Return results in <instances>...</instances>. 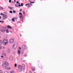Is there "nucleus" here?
I'll list each match as a JSON object with an SVG mask.
<instances>
[{
    "mask_svg": "<svg viewBox=\"0 0 73 73\" xmlns=\"http://www.w3.org/2000/svg\"><path fill=\"white\" fill-rule=\"evenodd\" d=\"M17 43L16 42H15L13 45V49H16L17 48Z\"/></svg>",
    "mask_w": 73,
    "mask_h": 73,
    "instance_id": "obj_2",
    "label": "nucleus"
},
{
    "mask_svg": "<svg viewBox=\"0 0 73 73\" xmlns=\"http://www.w3.org/2000/svg\"><path fill=\"white\" fill-rule=\"evenodd\" d=\"M2 49V47L1 46H0V50L1 49Z\"/></svg>",
    "mask_w": 73,
    "mask_h": 73,
    "instance_id": "obj_37",
    "label": "nucleus"
},
{
    "mask_svg": "<svg viewBox=\"0 0 73 73\" xmlns=\"http://www.w3.org/2000/svg\"><path fill=\"white\" fill-rule=\"evenodd\" d=\"M25 12L24 11H23V14H25Z\"/></svg>",
    "mask_w": 73,
    "mask_h": 73,
    "instance_id": "obj_25",
    "label": "nucleus"
},
{
    "mask_svg": "<svg viewBox=\"0 0 73 73\" xmlns=\"http://www.w3.org/2000/svg\"><path fill=\"white\" fill-rule=\"evenodd\" d=\"M3 44V41L2 40H0V45H1Z\"/></svg>",
    "mask_w": 73,
    "mask_h": 73,
    "instance_id": "obj_15",
    "label": "nucleus"
},
{
    "mask_svg": "<svg viewBox=\"0 0 73 73\" xmlns=\"http://www.w3.org/2000/svg\"><path fill=\"white\" fill-rule=\"evenodd\" d=\"M4 22L3 21H0V23H3Z\"/></svg>",
    "mask_w": 73,
    "mask_h": 73,
    "instance_id": "obj_21",
    "label": "nucleus"
},
{
    "mask_svg": "<svg viewBox=\"0 0 73 73\" xmlns=\"http://www.w3.org/2000/svg\"><path fill=\"white\" fill-rule=\"evenodd\" d=\"M19 7H21V5H19Z\"/></svg>",
    "mask_w": 73,
    "mask_h": 73,
    "instance_id": "obj_47",
    "label": "nucleus"
},
{
    "mask_svg": "<svg viewBox=\"0 0 73 73\" xmlns=\"http://www.w3.org/2000/svg\"><path fill=\"white\" fill-rule=\"evenodd\" d=\"M8 8H9V9H12V8H13V7L12 8V7H8Z\"/></svg>",
    "mask_w": 73,
    "mask_h": 73,
    "instance_id": "obj_18",
    "label": "nucleus"
},
{
    "mask_svg": "<svg viewBox=\"0 0 73 73\" xmlns=\"http://www.w3.org/2000/svg\"><path fill=\"white\" fill-rule=\"evenodd\" d=\"M10 52H11V50L10 49V48H8L7 49V53H9Z\"/></svg>",
    "mask_w": 73,
    "mask_h": 73,
    "instance_id": "obj_10",
    "label": "nucleus"
},
{
    "mask_svg": "<svg viewBox=\"0 0 73 73\" xmlns=\"http://www.w3.org/2000/svg\"><path fill=\"white\" fill-rule=\"evenodd\" d=\"M21 20L22 21H23V18H22L21 19Z\"/></svg>",
    "mask_w": 73,
    "mask_h": 73,
    "instance_id": "obj_26",
    "label": "nucleus"
},
{
    "mask_svg": "<svg viewBox=\"0 0 73 73\" xmlns=\"http://www.w3.org/2000/svg\"><path fill=\"white\" fill-rule=\"evenodd\" d=\"M7 28L9 29H12V27L9 26H7Z\"/></svg>",
    "mask_w": 73,
    "mask_h": 73,
    "instance_id": "obj_13",
    "label": "nucleus"
},
{
    "mask_svg": "<svg viewBox=\"0 0 73 73\" xmlns=\"http://www.w3.org/2000/svg\"><path fill=\"white\" fill-rule=\"evenodd\" d=\"M1 16H0V19H1Z\"/></svg>",
    "mask_w": 73,
    "mask_h": 73,
    "instance_id": "obj_50",
    "label": "nucleus"
},
{
    "mask_svg": "<svg viewBox=\"0 0 73 73\" xmlns=\"http://www.w3.org/2000/svg\"><path fill=\"white\" fill-rule=\"evenodd\" d=\"M10 73H14V72L11 71L10 72Z\"/></svg>",
    "mask_w": 73,
    "mask_h": 73,
    "instance_id": "obj_30",
    "label": "nucleus"
},
{
    "mask_svg": "<svg viewBox=\"0 0 73 73\" xmlns=\"http://www.w3.org/2000/svg\"><path fill=\"white\" fill-rule=\"evenodd\" d=\"M14 66L15 68H16V67H17V64H15L14 65Z\"/></svg>",
    "mask_w": 73,
    "mask_h": 73,
    "instance_id": "obj_19",
    "label": "nucleus"
},
{
    "mask_svg": "<svg viewBox=\"0 0 73 73\" xmlns=\"http://www.w3.org/2000/svg\"><path fill=\"white\" fill-rule=\"evenodd\" d=\"M14 39H11L9 41V42L10 44H12V43H13L14 42Z\"/></svg>",
    "mask_w": 73,
    "mask_h": 73,
    "instance_id": "obj_8",
    "label": "nucleus"
},
{
    "mask_svg": "<svg viewBox=\"0 0 73 73\" xmlns=\"http://www.w3.org/2000/svg\"><path fill=\"white\" fill-rule=\"evenodd\" d=\"M1 57L2 58H3L4 57L3 56H1Z\"/></svg>",
    "mask_w": 73,
    "mask_h": 73,
    "instance_id": "obj_41",
    "label": "nucleus"
},
{
    "mask_svg": "<svg viewBox=\"0 0 73 73\" xmlns=\"http://www.w3.org/2000/svg\"><path fill=\"white\" fill-rule=\"evenodd\" d=\"M8 40L5 39L3 40V45H6L7 44H8Z\"/></svg>",
    "mask_w": 73,
    "mask_h": 73,
    "instance_id": "obj_3",
    "label": "nucleus"
},
{
    "mask_svg": "<svg viewBox=\"0 0 73 73\" xmlns=\"http://www.w3.org/2000/svg\"><path fill=\"white\" fill-rule=\"evenodd\" d=\"M18 19V18H17V17H16V18H15V20H17Z\"/></svg>",
    "mask_w": 73,
    "mask_h": 73,
    "instance_id": "obj_38",
    "label": "nucleus"
},
{
    "mask_svg": "<svg viewBox=\"0 0 73 73\" xmlns=\"http://www.w3.org/2000/svg\"><path fill=\"white\" fill-rule=\"evenodd\" d=\"M0 31H1L2 32L4 33L5 31H6V33H9V32L8 31V30H5V28L4 27L2 29H0Z\"/></svg>",
    "mask_w": 73,
    "mask_h": 73,
    "instance_id": "obj_1",
    "label": "nucleus"
},
{
    "mask_svg": "<svg viewBox=\"0 0 73 73\" xmlns=\"http://www.w3.org/2000/svg\"><path fill=\"white\" fill-rule=\"evenodd\" d=\"M3 73V71H1V70H0V73Z\"/></svg>",
    "mask_w": 73,
    "mask_h": 73,
    "instance_id": "obj_34",
    "label": "nucleus"
},
{
    "mask_svg": "<svg viewBox=\"0 0 73 73\" xmlns=\"http://www.w3.org/2000/svg\"><path fill=\"white\" fill-rule=\"evenodd\" d=\"M20 37L21 36V35H20Z\"/></svg>",
    "mask_w": 73,
    "mask_h": 73,
    "instance_id": "obj_51",
    "label": "nucleus"
},
{
    "mask_svg": "<svg viewBox=\"0 0 73 73\" xmlns=\"http://www.w3.org/2000/svg\"><path fill=\"white\" fill-rule=\"evenodd\" d=\"M3 13H5V14H7V12H4Z\"/></svg>",
    "mask_w": 73,
    "mask_h": 73,
    "instance_id": "obj_36",
    "label": "nucleus"
},
{
    "mask_svg": "<svg viewBox=\"0 0 73 73\" xmlns=\"http://www.w3.org/2000/svg\"><path fill=\"white\" fill-rule=\"evenodd\" d=\"M30 7V5H29H29H28V8H29V7Z\"/></svg>",
    "mask_w": 73,
    "mask_h": 73,
    "instance_id": "obj_29",
    "label": "nucleus"
},
{
    "mask_svg": "<svg viewBox=\"0 0 73 73\" xmlns=\"http://www.w3.org/2000/svg\"><path fill=\"white\" fill-rule=\"evenodd\" d=\"M11 1H11V0H9V3H11Z\"/></svg>",
    "mask_w": 73,
    "mask_h": 73,
    "instance_id": "obj_32",
    "label": "nucleus"
},
{
    "mask_svg": "<svg viewBox=\"0 0 73 73\" xmlns=\"http://www.w3.org/2000/svg\"><path fill=\"white\" fill-rule=\"evenodd\" d=\"M20 50H18V54H19V55H20Z\"/></svg>",
    "mask_w": 73,
    "mask_h": 73,
    "instance_id": "obj_12",
    "label": "nucleus"
},
{
    "mask_svg": "<svg viewBox=\"0 0 73 73\" xmlns=\"http://www.w3.org/2000/svg\"><path fill=\"white\" fill-rule=\"evenodd\" d=\"M15 7H18V5L17 4H15Z\"/></svg>",
    "mask_w": 73,
    "mask_h": 73,
    "instance_id": "obj_24",
    "label": "nucleus"
},
{
    "mask_svg": "<svg viewBox=\"0 0 73 73\" xmlns=\"http://www.w3.org/2000/svg\"><path fill=\"white\" fill-rule=\"evenodd\" d=\"M30 3H34V2H31Z\"/></svg>",
    "mask_w": 73,
    "mask_h": 73,
    "instance_id": "obj_45",
    "label": "nucleus"
},
{
    "mask_svg": "<svg viewBox=\"0 0 73 73\" xmlns=\"http://www.w3.org/2000/svg\"><path fill=\"white\" fill-rule=\"evenodd\" d=\"M19 49H21V47H19Z\"/></svg>",
    "mask_w": 73,
    "mask_h": 73,
    "instance_id": "obj_46",
    "label": "nucleus"
},
{
    "mask_svg": "<svg viewBox=\"0 0 73 73\" xmlns=\"http://www.w3.org/2000/svg\"><path fill=\"white\" fill-rule=\"evenodd\" d=\"M4 73H8V72L7 71L5 72Z\"/></svg>",
    "mask_w": 73,
    "mask_h": 73,
    "instance_id": "obj_42",
    "label": "nucleus"
},
{
    "mask_svg": "<svg viewBox=\"0 0 73 73\" xmlns=\"http://www.w3.org/2000/svg\"><path fill=\"white\" fill-rule=\"evenodd\" d=\"M5 63L7 66H9V64H8V63L6 61H5Z\"/></svg>",
    "mask_w": 73,
    "mask_h": 73,
    "instance_id": "obj_11",
    "label": "nucleus"
},
{
    "mask_svg": "<svg viewBox=\"0 0 73 73\" xmlns=\"http://www.w3.org/2000/svg\"><path fill=\"white\" fill-rule=\"evenodd\" d=\"M2 54L3 56H6L7 55V54H6V53H3Z\"/></svg>",
    "mask_w": 73,
    "mask_h": 73,
    "instance_id": "obj_16",
    "label": "nucleus"
},
{
    "mask_svg": "<svg viewBox=\"0 0 73 73\" xmlns=\"http://www.w3.org/2000/svg\"><path fill=\"white\" fill-rule=\"evenodd\" d=\"M19 3V1H17V4H18V3Z\"/></svg>",
    "mask_w": 73,
    "mask_h": 73,
    "instance_id": "obj_44",
    "label": "nucleus"
},
{
    "mask_svg": "<svg viewBox=\"0 0 73 73\" xmlns=\"http://www.w3.org/2000/svg\"><path fill=\"white\" fill-rule=\"evenodd\" d=\"M13 13H16V11H13Z\"/></svg>",
    "mask_w": 73,
    "mask_h": 73,
    "instance_id": "obj_27",
    "label": "nucleus"
},
{
    "mask_svg": "<svg viewBox=\"0 0 73 73\" xmlns=\"http://www.w3.org/2000/svg\"><path fill=\"white\" fill-rule=\"evenodd\" d=\"M30 5H31L32 6V3L30 2Z\"/></svg>",
    "mask_w": 73,
    "mask_h": 73,
    "instance_id": "obj_39",
    "label": "nucleus"
},
{
    "mask_svg": "<svg viewBox=\"0 0 73 73\" xmlns=\"http://www.w3.org/2000/svg\"><path fill=\"white\" fill-rule=\"evenodd\" d=\"M0 9H1V10H3V9H4V8H3V7H0Z\"/></svg>",
    "mask_w": 73,
    "mask_h": 73,
    "instance_id": "obj_17",
    "label": "nucleus"
},
{
    "mask_svg": "<svg viewBox=\"0 0 73 73\" xmlns=\"http://www.w3.org/2000/svg\"><path fill=\"white\" fill-rule=\"evenodd\" d=\"M18 23H20V21H18Z\"/></svg>",
    "mask_w": 73,
    "mask_h": 73,
    "instance_id": "obj_52",
    "label": "nucleus"
},
{
    "mask_svg": "<svg viewBox=\"0 0 73 73\" xmlns=\"http://www.w3.org/2000/svg\"><path fill=\"white\" fill-rule=\"evenodd\" d=\"M28 5H29V3H27L25 5V6H27Z\"/></svg>",
    "mask_w": 73,
    "mask_h": 73,
    "instance_id": "obj_31",
    "label": "nucleus"
},
{
    "mask_svg": "<svg viewBox=\"0 0 73 73\" xmlns=\"http://www.w3.org/2000/svg\"><path fill=\"white\" fill-rule=\"evenodd\" d=\"M22 67L21 66V65H19V66L18 69V72H21L22 71Z\"/></svg>",
    "mask_w": 73,
    "mask_h": 73,
    "instance_id": "obj_4",
    "label": "nucleus"
},
{
    "mask_svg": "<svg viewBox=\"0 0 73 73\" xmlns=\"http://www.w3.org/2000/svg\"><path fill=\"white\" fill-rule=\"evenodd\" d=\"M5 14L3 13H1V15H2V16H3Z\"/></svg>",
    "mask_w": 73,
    "mask_h": 73,
    "instance_id": "obj_22",
    "label": "nucleus"
},
{
    "mask_svg": "<svg viewBox=\"0 0 73 73\" xmlns=\"http://www.w3.org/2000/svg\"><path fill=\"white\" fill-rule=\"evenodd\" d=\"M22 11V9H21L20 10H19V11L20 12H21V11Z\"/></svg>",
    "mask_w": 73,
    "mask_h": 73,
    "instance_id": "obj_43",
    "label": "nucleus"
},
{
    "mask_svg": "<svg viewBox=\"0 0 73 73\" xmlns=\"http://www.w3.org/2000/svg\"><path fill=\"white\" fill-rule=\"evenodd\" d=\"M32 70H33V71H35V68H32Z\"/></svg>",
    "mask_w": 73,
    "mask_h": 73,
    "instance_id": "obj_20",
    "label": "nucleus"
},
{
    "mask_svg": "<svg viewBox=\"0 0 73 73\" xmlns=\"http://www.w3.org/2000/svg\"><path fill=\"white\" fill-rule=\"evenodd\" d=\"M2 66L3 68L4 69H7V65L5 63H3V64Z\"/></svg>",
    "mask_w": 73,
    "mask_h": 73,
    "instance_id": "obj_5",
    "label": "nucleus"
},
{
    "mask_svg": "<svg viewBox=\"0 0 73 73\" xmlns=\"http://www.w3.org/2000/svg\"><path fill=\"white\" fill-rule=\"evenodd\" d=\"M1 37H0V39H1Z\"/></svg>",
    "mask_w": 73,
    "mask_h": 73,
    "instance_id": "obj_53",
    "label": "nucleus"
},
{
    "mask_svg": "<svg viewBox=\"0 0 73 73\" xmlns=\"http://www.w3.org/2000/svg\"><path fill=\"white\" fill-rule=\"evenodd\" d=\"M14 3H16V0H14Z\"/></svg>",
    "mask_w": 73,
    "mask_h": 73,
    "instance_id": "obj_49",
    "label": "nucleus"
},
{
    "mask_svg": "<svg viewBox=\"0 0 73 73\" xmlns=\"http://www.w3.org/2000/svg\"><path fill=\"white\" fill-rule=\"evenodd\" d=\"M11 20H12V21L13 22H15V21L14 18H12Z\"/></svg>",
    "mask_w": 73,
    "mask_h": 73,
    "instance_id": "obj_14",
    "label": "nucleus"
},
{
    "mask_svg": "<svg viewBox=\"0 0 73 73\" xmlns=\"http://www.w3.org/2000/svg\"><path fill=\"white\" fill-rule=\"evenodd\" d=\"M9 13H12V11H9Z\"/></svg>",
    "mask_w": 73,
    "mask_h": 73,
    "instance_id": "obj_33",
    "label": "nucleus"
},
{
    "mask_svg": "<svg viewBox=\"0 0 73 73\" xmlns=\"http://www.w3.org/2000/svg\"><path fill=\"white\" fill-rule=\"evenodd\" d=\"M6 19H8V18L7 17V15H4L3 16V17L2 18L3 20H5Z\"/></svg>",
    "mask_w": 73,
    "mask_h": 73,
    "instance_id": "obj_7",
    "label": "nucleus"
},
{
    "mask_svg": "<svg viewBox=\"0 0 73 73\" xmlns=\"http://www.w3.org/2000/svg\"><path fill=\"white\" fill-rule=\"evenodd\" d=\"M26 47H27V46L25 45H23L22 46V49H23V50H25Z\"/></svg>",
    "mask_w": 73,
    "mask_h": 73,
    "instance_id": "obj_9",
    "label": "nucleus"
},
{
    "mask_svg": "<svg viewBox=\"0 0 73 73\" xmlns=\"http://www.w3.org/2000/svg\"><path fill=\"white\" fill-rule=\"evenodd\" d=\"M19 15H22V13H19Z\"/></svg>",
    "mask_w": 73,
    "mask_h": 73,
    "instance_id": "obj_35",
    "label": "nucleus"
},
{
    "mask_svg": "<svg viewBox=\"0 0 73 73\" xmlns=\"http://www.w3.org/2000/svg\"><path fill=\"white\" fill-rule=\"evenodd\" d=\"M23 3H22L21 4V6H23Z\"/></svg>",
    "mask_w": 73,
    "mask_h": 73,
    "instance_id": "obj_28",
    "label": "nucleus"
},
{
    "mask_svg": "<svg viewBox=\"0 0 73 73\" xmlns=\"http://www.w3.org/2000/svg\"><path fill=\"white\" fill-rule=\"evenodd\" d=\"M21 66L22 67V69L23 70H25V64H22V66Z\"/></svg>",
    "mask_w": 73,
    "mask_h": 73,
    "instance_id": "obj_6",
    "label": "nucleus"
},
{
    "mask_svg": "<svg viewBox=\"0 0 73 73\" xmlns=\"http://www.w3.org/2000/svg\"><path fill=\"white\" fill-rule=\"evenodd\" d=\"M3 49H5V47H3Z\"/></svg>",
    "mask_w": 73,
    "mask_h": 73,
    "instance_id": "obj_48",
    "label": "nucleus"
},
{
    "mask_svg": "<svg viewBox=\"0 0 73 73\" xmlns=\"http://www.w3.org/2000/svg\"><path fill=\"white\" fill-rule=\"evenodd\" d=\"M40 68H40V69H41L42 68V66H40Z\"/></svg>",
    "mask_w": 73,
    "mask_h": 73,
    "instance_id": "obj_40",
    "label": "nucleus"
},
{
    "mask_svg": "<svg viewBox=\"0 0 73 73\" xmlns=\"http://www.w3.org/2000/svg\"><path fill=\"white\" fill-rule=\"evenodd\" d=\"M23 15H21V16H20L19 17L20 18H22V17H23Z\"/></svg>",
    "mask_w": 73,
    "mask_h": 73,
    "instance_id": "obj_23",
    "label": "nucleus"
},
{
    "mask_svg": "<svg viewBox=\"0 0 73 73\" xmlns=\"http://www.w3.org/2000/svg\"><path fill=\"white\" fill-rule=\"evenodd\" d=\"M19 4H20V3H19Z\"/></svg>",
    "mask_w": 73,
    "mask_h": 73,
    "instance_id": "obj_54",
    "label": "nucleus"
}]
</instances>
